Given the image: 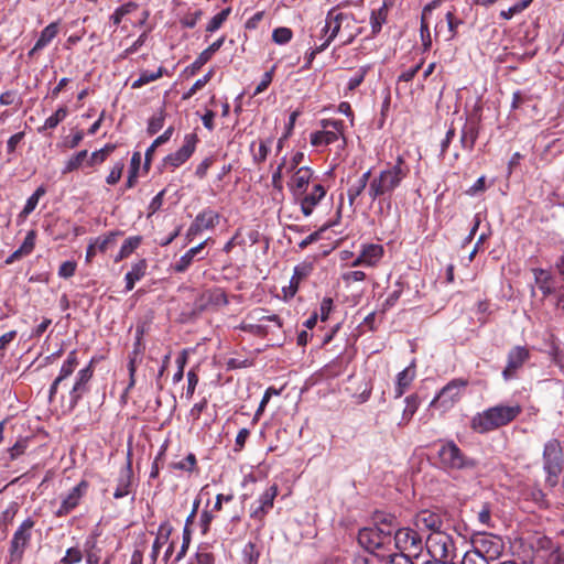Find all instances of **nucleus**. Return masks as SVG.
<instances>
[{
	"label": "nucleus",
	"instance_id": "79ce46f5",
	"mask_svg": "<svg viewBox=\"0 0 564 564\" xmlns=\"http://www.w3.org/2000/svg\"><path fill=\"white\" fill-rule=\"evenodd\" d=\"M87 155H88L87 150H82V151L77 152L65 163V166L63 167L62 173L67 174V173H70V172L77 170L83 164V162L87 158Z\"/></svg>",
	"mask_w": 564,
	"mask_h": 564
},
{
	"label": "nucleus",
	"instance_id": "412c9836",
	"mask_svg": "<svg viewBox=\"0 0 564 564\" xmlns=\"http://www.w3.org/2000/svg\"><path fill=\"white\" fill-rule=\"evenodd\" d=\"M530 352L525 347L517 346L508 354V362L502 372L503 378L509 380L516 371L529 359Z\"/></svg>",
	"mask_w": 564,
	"mask_h": 564
},
{
	"label": "nucleus",
	"instance_id": "ea45409f",
	"mask_svg": "<svg viewBox=\"0 0 564 564\" xmlns=\"http://www.w3.org/2000/svg\"><path fill=\"white\" fill-rule=\"evenodd\" d=\"M533 0H519L517 1L513 6H511L510 8H508L507 10H501L500 13H499V17L503 20H510L512 19L516 14H519L521 13L523 10H525L530 3L532 2Z\"/></svg>",
	"mask_w": 564,
	"mask_h": 564
},
{
	"label": "nucleus",
	"instance_id": "e433bc0d",
	"mask_svg": "<svg viewBox=\"0 0 564 564\" xmlns=\"http://www.w3.org/2000/svg\"><path fill=\"white\" fill-rule=\"evenodd\" d=\"M163 73H164L163 67H159L156 72L143 70V72H141L139 78H137L132 83L131 87L133 89L141 88L142 86L161 78L163 76Z\"/></svg>",
	"mask_w": 564,
	"mask_h": 564
},
{
	"label": "nucleus",
	"instance_id": "f03ea898",
	"mask_svg": "<svg viewBox=\"0 0 564 564\" xmlns=\"http://www.w3.org/2000/svg\"><path fill=\"white\" fill-rule=\"evenodd\" d=\"M521 412L522 408L518 403L498 404L474 416L471 420V427L476 432L486 433L509 424Z\"/></svg>",
	"mask_w": 564,
	"mask_h": 564
},
{
	"label": "nucleus",
	"instance_id": "f8f14e48",
	"mask_svg": "<svg viewBox=\"0 0 564 564\" xmlns=\"http://www.w3.org/2000/svg\"><path fill=\"white\" fill-rule=\"evenodd\" d=\"M220 216L213 209L200 212L187 229L186 237L193 239L204 230L214 229L219 224Z\"/></svg>",
	"mask_w": 564,
	"mask_h": 564
},
{
	"label": "nucleus",
	"instance_id": "680f3d73",
	"mask_svg": "<svg viewBox=\"0 0 564 564\" xmlns=\"http://www.w3.org/2000/svg\"><path fill=\"white\" fill-rule=\"evenodd\" d=\"M284 175H286L284 173V164H279L276 170L272 174V186L279 193H282V191H283L282 178H283Z\"/></svg>",
	"mask_w": 564,
	"mask_h": 564
},
{
	"label": "nucleus",
	"instance_id": "473e14b6",
	"mask_svg": "<svg viewBox=\"0 0 564 564\" xmlns=\"http://www.w3.org/2000/svg\"><path fill=\"white\" fill-rule=\"evenodd\" d=\"M478 138V130L474 124H465L460 133V144L463 149L471 151Z\"/></svg>",
	"mask_w": 564,
	"mask_h": 564
},
{
	"label": "nucleus",
	"instance_id": "1a4fd4ad",
	"mask_svg": "<svg viewBox=\"0 0 564 564\" xmlns=\"http://www.w3.org/2000/svg\"><path fill=\"white\" fill-rule=\"evenodd\" d=\"M34 521L31 518L25 519L14 532L10 543V562L20 563L23 557L24 551L31 540V531L34 527Z\"/></svg>",
	"mask_w": 564,
	"mask_h": 564
},
{
	"label": "nucleus",
	"instance_id": "9b49d317",
	"mask_svg": "<svg viewBox=\"0 0 564 564\" xmlns=\"http://www.w3.org/2000/svg\"><path fill=\"white\" fill-rule=\"evenodd\" d=\"M394 543L401 553L417 556L423 549L421 535L411 528H401L394 534Z\"/></svg>",
	"mask_w": 564,
	"mask_h": 564
},
{
	"label": "nucleus",
	"instance_id": "a19ab883",
	"mask_svg": "<svg viewBox=\"0 0 564 564\" xmlns=\"http://www.w3.org/2000/svg\"><path fill=\"white\" fill-rule=\"evenodd\" d=\"M121 232L119 231H112L104 237H98L94 240L97 250L100 252H106L109 248L113 247L116 245V239L118 236H120Z\"/></svg>",
	"mask_w": 564,
	"mask_h": 564
},
{
	"label": "nucleus",
	"instance_id": "4468645a",
	"mask_svg": "<svg viewBox=\"0 0 564 564\" xmlns=\"http://www.w3.org/2000/svg\"><path fill=\"white\" fill-rule=\"evenodd\" d=\"M77 366H78V360H77L76 351H70L68 354L67 358L65 359V361L63 362V365L59 369L58 376L54 379V381L52 382V384L50 387V391H48L50 402L53 401V399L57 392V389L59 387H64V388L67 387L66 380L74 373Z\"/></svg>",
	"mask_w": 564,
	"mask_h": 564
},
{
	"label": "nucleus",
	"instance_id": "052dcab7",
	"mask_svg": "<svg viewBox=\"0 0 564 564\" xmlns=\"http://www.w3.org/2000/svg\"><path fill=\"white\" fill-rule=\"evenodd\" d=\"M133 7H134L133 3H127V4H123V6L119 7V8H117L115 10V12L112 13V15L110 17V20L112 21V23L115 25L120 24L122 18L126 14L130 13Z\"/></svg>",
	"mask_w": 564,
	"mask_h": 564
},
{
	"label": "nucleus",
	"instance_id": "a18cd8bd",
	"mask_svg": "<svg viewBox=\"0 0 564 564\" xmlns=\"http://www.w3.org/2000/svg\"><path fill=\"white\" fill-rule=\"evenodd\" d=\"M115 150V147L111 144L105 145L102 149L95 151L91 153L90 159L88 160L89 165L101 164L106 161L108 155Z\"/></svg>",
	"mask_w": 564,
	"mask_h": 564
},
{
	"label": "nucleus",
	"instance_id": "39448f33",
	"mask_svg": "<svg viewBox=\"0 0 564 564\" xmlns=\"http://www.w3.org/2000/svg\"><path fill=\"white\" fill-rule=\"evenodd\" d=\"M432 558L452 563L456 556V546L452 535L444 531L431 532L425 542Z\"/></svg>",
	"mask_w": 564,
	"mask_h": 564
},
{
	"label": "nucleus",
	"instance_id": "393cba45",
	"mask_svg": "<svg viewBox=\"0 0 564 564\" xmlns=\"http://www.w3.org/2000/svg\"><path fill=\"white\" fill-rule=\"evenodd\" d=\"M384 539L386 536H382L378 529H364L358 535L359 543L370 552L380 549Z\"/></svg>",
	"mask_w": 564,
	"mask_h": 564
},
{
	"label": "nucleus",
	"instance_id": "a878e982",
	"mask_svg": "<svg viewBox=\"0 0 564 564\" xmlns=\"http://www.w3.org/2000/svg\"><path fill=\"white\" fill-rule=\"evenodd\" d=\"M131 477H132V470H131V463L128 460L127 466L121 469L116 490L113 492L115 499H121L126 496H128L131 492Z\"/></svg>",
	"mask_w": 564,
	"mask_h": 564
},
{
	"label": "nucleus",
	"instance_id": "8fccbe9b",
	"mask_svg": "<svg viewBox=\"0 0 564 564\" xmlns=\"http://www.w3.org/2000/svg\"><path fill=\"white\" fill-rule=\"evenodd\" d=\"M67 116V109L64 107L58 108L53 115H51L44 122V129H54L62 122Z\"/></svg>",
	"mask_w": 564,
	"mask_h": 564
},
{
	"label": "nucleus",
	"instance_id": "09e8293b",
	"mask_svg": "<svg viewBox=\"0 0 564 564\" xmlns=\"http://www.w3.org/2000/svg\"><path fill=\"white\" fill-rule=\"evenodd\" d=\"M293 33L292 30L289 28H276L272 32V40L276 44H286L292 40Z\"/></svg>",
	"mask_w": 564,
	"mask_h": 564
},
{
	"label": "nucleus",
	"instance_id": "7c9ffc66",
	"mask_svg": "<svg viewBox=\"0 0 564 564\" xmlns=\"http://www.w3.org/2000/svg\"><path fill=\"white\" fill-rule=\"evenodd\" d=\"M432 12V6H426L423 9L421 17V25H420V36L422 41L423 52H427L432 46V36L430 32V26L427 22V15Z\"/></svg>",
	"mask_w": 564,
	"mask_h": 564
},
{
	"label": "nucleus",
	"instance_id": "20e7f679",
	"mask_svg": "<svg viewBox=\"0 0 564 564\" xmlns=\"http://www.w3.org/2000/svg\"><path fill=\"white\" fill-rule=\"evenodd\" d=\"M321 131L311 134V144L314 147L336 144L338 151L346 148L344 122L341 120L324 119L321 121Z\"/></svg>",
	"mask_w": 564,
	"mask_h": 564
},
{
	"label": "nucleus",
	"instance_id": "b1692460",
	"mask_svg": "<svg viewBox=\"0 0 564 564\" xmlns=\"http://www.w3.org/2000/svg\"><path fill=\"white\" fill-rule=\"evenodd\" d=\"M416 376L414 362L408 366L405 369L400 371L397 375L395 387H394V397L401 398L405 391L412 384L414 378Z\"/></svg>",
	"mask_w": 564,
	"mask_h": 564
},
{
	"label": "nucleus",
	"instance_id": "49530a36",
	"mask_svg": "<svg viewBox=\"0 0 564 564\" xmlns=\"http://www.w3.org/2000/svg\"><path fill=\"white\" fill-rule=\"evenodd\" d=\"M229 13H230V9L227 8V9H224L223 11H220L219 13H217L216 15H214L209 20V22L206 26V31L210 32V33L217 31L223 25V23L227 20Z\"/></svg>",
	"mask_w": 564,
	"mask_h": 564
},
{
	"label": "nucleus",
	"instance_id": "0eeeda50",
	"mask_svg": "<svg viewBox=\"0 0 564 564\" xmlns=\"http://www.w3.org/2000/svg\"><path fill=\"white\" fill-rule=\"evenodd\" d=\"M441 464L451 469L473 468L476 463L466 457L454 442L444 443L438 449Z\"/></svg>",
	"mask_w": 564,
	"mask_h": 564
},
{
	"label": "nucleus",
	"instance_id": "13d9d810",
	"mask_svg": "<svg viewBox=\"0 0 564 564\" xmlns=\"http://www.w3.org/2000/svg\"><path fill=\"white\" fill-rule=\"evenodd\" d=\"M35 238H36V234L34 230H30L25 238H24V241L22 242V245L20 246V250L21 252L26 257L29 254H31V252L33 251L34 247H35Z\"/></svg>",
	"mask_w": 564,
	"mask_h": 564
},
{
	"label": "nucleus",
	"instance_id": "58836bf2",
	"mask_svg": "<svg viewBox=\"0 0 564 564\" xmlns=\"http://www.w3.org/2000/svg\"><path fill=\"white\" fill-rule=\"evenodd\" d=\"M172 133H173V128L170 127L152 142V144L148 148V150L145 152V166H148L150 164L155 149L158 147L162 145L163 143L167 142L170 140V138L172 137Z\"/></svg>",
	"mask_w": 564,
	"mask_h": 564
},
{
	"label": "nucleus",
	"instance_id": "603ef678",
	"mask_svg": "<svg viewBox=\"0 0 564 564\" xmlns=\"http://www.w3.org/2000/svg\"><path fill=\"white\" fill-rule=\"evenodd\" d=\"M242 329L248 330L254 335H265L269 333V327L263 324H259L254 321H249L248 317L242 324Z\"/></svg>",
	"mask_w": 564,
	"mask_h": 564
},
{
	"label": "nucleus",
	"instance_id": "bf43d9fd",
	"mask_svg": "<svg viewBox=\"0 0 564 564\" xmlns=\"http://www.w3.org/2000/svg\"><path fill=\"white\" fill-rule=\"evenodd\" d=\"M212 78V72H208L202 78L197 79L194 85L188 89L187 93L183 95V99H188L193 95H195L198 90H200Z\"/></svg>",
	"mask_w": 564,
	"mask_h": 564
},
{
	"label": "nucleus",
	"instance_id": "7ed1b4c3",
	"mask_svg": "<svg viewBox=\"0 0 564 564\" xmlns=\"http://www.w3.org/2000/svg\"><path fill=\"white\" fill-rule=\"evenodd\" d=\"M355 24L356 20L351 13L338 12L336 9L329 10L325 19V25L322 29L326 36L323 43L329 46L334 39L341 34L345 36L344 44H350L358 34Z\"/></svg>",
	"mask_w": 564,
	"mask_h": 564
},
{
	"label": "nucleus",
	"instance_id": "0e129e2a",
	"mask_svg": "<svg viewBox=\"0 0 564 564\" xmlns=\"http://www.w3.org/2000/svg\"><path fill=\"white\" fill-rule=\"evenodd\" d=\"M274 66L265 72L260 80V83L257 85L256 89H254V93L253 95H259L261 93H263L268 87L269 85L271 84L272 82V78H273V72H274Z\"/></svg>",
	"mask_w": 564,
	"mask_h": 564
},
{
	"label": "nucleus",
	"instance_id": "aec40b11",
	"mask_svg": "<svg viewBox=\"0 0 564 564\" xmlns=\"http://www.w3.org/2000/svg\"><path fill=\"white\" fill-rule=\"evenodd\" d=\"M384 250L381 245H364L359 256L352 261L351 265L375 267L383 257Z\"/></svg>",
	"mask_w": 564,
	"mask_h": 564
},
{
	"label": "nucleus",
	"instance_id": "4d7b16f0",
	"mask_svg": "<svg viewBox=\"0 0 564 564\" xmlns=\"http://www.w3.org/2000/svg\"><path fill=\"white\" fill-rule=\"evenodd\" d=\"M142 241V238L140 236H132L127 238L122 246L121 250L123 254H127L128 257L140 246Z\"/></svg>",
	"mask_w": 564,
	"mask_h": 564
},
{
	"label": "nucleus",
	"instance_id": "de8ad7c7",
	"mask_svg": "<svg viewBox=\"0 0 564 564\" xmlns=\"http://www.w3.org/2000/svg\"><path fill=\"white\" fill-rule=\"evenodd\" d=\"M83 551L78 546L66 550L65 555L61 558V564H77L83 560Z\"/></svg>",
	"mask_w": 564,
	"mask_h": 564
},
{
	"label": "nucleus",
	"instance_id": "bb28decb",
	"mask_svg": "<svg viewBox=\"0 0 564 564\" xmlns=\"http://www.w3.org/2000/svg\"><path fill=\"white\" fill-rule=\"evenodd\" d=\"M147 268L148 264L145 259H141L132 264L131 270L127 272L124 276L126 291H131L134 288L135 283L145 275Z\"/></svg>",
	"mask_w": 564,
	"mask_h": 564
},
{
	"label": "nucleus",
	"instance_id": "e2e57ef3",
	"mask_svg": "<svg viewBox=\"0 0 564 564\" xmlns=\"http://www.w3.org/2000/svg\"><path fill=\"white\" fill-rule=\"evenodd\" d=\"M187 361V352L186 350H183L181 355L176 358L177 364V371L173 376V381L175 383L180 382L183 379L184 376V367Z\"/></svg>",
	"mask_w": 564,
	"mask_h": 564
},
{
	"label": "nucleus",
	"instance_id": "5fc2aeb1",
	"mask_svg": "<svg viewBox=\"0 0 564 564\" xmlns=\"http://www.w3.org/2000/svg\"><path fill=\"white\" fill-rule=\"evenodd\" d=\"M271 142L272 141L270 139L260 141L258 150L253 153L254 162L262 163L267 160Z\"/></svg>",
	"mask_w": 564,
	"mask_h": 564
},
{
	"label": "nucleus",
	"instance_id": "f704fd0d",
	"mask_svg": "<svg viewBox=\"0 0 564 564\" xmlns=\"http://www.w3.org/2000/svg\"><path fill=\"white\" fill-rule=\"evenodd\" d=\"M387 15H388V8L386 4H383L377 11H372L371 17H370V25H371V33L373 35H377L381 31L382 25L387 22Z\"/></svg>",
	"mask_w": 564,
	"mask_h": 564
},
{
	"label": "nucleus",
	"instance_id": "3c124183",
	"mask_svg": "<svg viewBox=\"0 0 564 564\" xmlns=\"http://www.w3.org/2000/svg\"><path fill=\"white\" fill-rule=\"evenodd\" d=\"M402 292H403L402 283L397 282L394 285V289L392 291H390V293L388 294V296L383 303V308L388 310V308L392 307L393 305H395V303L400 299Z\"/></svg>",
	"mask_w": 564,
	"mask_h": 564
},
{
	"label": "nucleus",
	"instance_id": "2eb2a0df",
	"mask_svg": "<svg viewBox=\"0 0 564 564\" xmlns=\"http://www.w3.org/2000/svg\"><path fill=\"white\" fill-rule=\"evenodd\" d=\"M276 495V485L270 486L260 495L258 499V506L250 513V517L259 522V528L263 527L264 517L273 508V502Z\"/></svg>",
	"mask_w": 564,
	"mask_h": 564
},
{
	"label": "nucleus",
	"instance_id": "ddd939ff",
	"mask_svg": "<svg viewBox=\"0 0 564 564\" xmlns=\"http://www.w3.org/2000/svg\"><path fill=\"white\" fill-rule=\"evenodd\" d=\"M313 180V171L308 166H301L291 174L286 185L292 196L300 197L305 194Z\"/></svg>",
	"mask_w": 564,
	"mask_h": 564
},
{
	"label": "nucleus",
	"instance_id": "6ab92c4d",
	"mask_svg": "<svg viewBox=\"0 0 564 564\" xmlns=\"http://www.w3.org/2000/svg\"><path fill=\"white\" fill-rule=\"evenodd\" d=\"M474 543V550L489 557L490 562L495 560L503 549L501 539L496 535L482 534L477 538Z\"/></svg>",
	"mask_w": 564,
	"mask_h": 564
},
{
	"label": "nucleus",
	"instance_id": "69168bd1",
	"mask_svg": "<svg viewBox=\"0 0 564 564\" xmlns=\"http://www.w3.org/2000/svg\"><path fill=\"white\" fill-rule=\"evenodd\" d=\"M196 465V457L194 454L189 453L183 460L174 464V468L192 471Z\"/></svg>",
	"mask_w": 564,
	"mask_h": 564
},
{
	"label": "nucleus",
	"instance_id": "dca6fc26",
	"mask_svg": "<svg viewBox=\"0 0 564 564\" xmlns=\"http://www.w3.org/2000/svg\"><path fill=\"white\" fill-rule=\"evenodd\" d=\"M88 487V481L82 480L77 486L69 490V492L62 499L61 506L56 510L55 514L57 517H64L73 511L86 495Z\"/></svg>",
	"mask_w": 564,
	"mask_h": 564
},
{
	"label": "nucleus",
	"instance_id": "2f4dec72",
	"mask_svg": "<svg viewBox=\"0 0 564 564\" xmlns=\"http://www.w3.org/2000/svg\"><path fill=\"white\" fill-rule=\"evenodd\" d=\"M371 171L365 172L356 184H352L347 191V197L350 205H354L356 198L366 188L368 182H370Z\"/></svg>",
	"mask_w": 564,
	"mask_h": 564
},
{
	"label": "nucleus",
	"instance_id": "c756f323",
	"mask_svg": "<svg viewBox=\"0 0 564 564\" xmlns=\"http://www.w3.org/2000/svg\"><path fill=\"white\" fill-rule=\"evenodd\" d=\"M207 240L200 242L196 247L191 248L186 251L180 260L174 264L175 272H184L188 269V267L193 263L195 257L204 249Z\"/></svg>",
	"mask_w": 564,
	"mask_h": 564
},
{
	"label": "nucleus",
	"instance_id": "72a5a7b5",
	"mask_svg": "<svg viewBox=\"0 0 564 564\" xmlns=\"http://www.w3.org/2000/svg\"><path fill=\"white\" fill-rule=\"evenodd\" d=\"M404 401L405 408L402 413V419L399 422L400 426L406 425L420 406V399L416 394H411L406 397Z\"/></svg>",
	"mask_w": 564,
	"mask_h": 564
},
{
	"label": "nucleus",
	"instance_id": "f257e3e1",
	"mask_svg": "<svg viewBox=\"0 0 564 564\" xmlns=\"http://www.w3.org/2000/svg\"><path fill=\"white\" fill-rule=\"evenodd\" d=\"M409 173L410 169L401 155L397 158L394 163H388L383 170L370 178L368 195L371 200L391 196Z\"/></svg>",
	"mask_w": 564,
	"mask_h": 564
},
{
	"label": "nucleus",
	"instance_id": "f3484780",
	"mask_svg": "<svg viewBox=\"0 0 564 564\" xmlns=\"http://www.w3.org/2000/svg\"><path fill=\"white\" fill-rule=\"evenodd\" d=\"M198 139L194 133H188L184 137L183 145L174 153L165 158V164L172 167H178L185 163L194 153Z\"/></svg>",
	"mask_w": 564,
	"mask_h": 564
},
{
	"label": "nucleus",
	"instance_id": "cd10ccee",
	"mask_svg": "<svg viewBox=\"0 0 564 564\" xmlns=\"http://www.w3.org/2000/svg\"><path fill=\"white\" fill-rule=\"evenodd\" d=\"M57 33H58V23L57 22H52L47 26H45L42 30L33 48L30 51V55L46 47L52 42V40L57 35Z\"/></svg>",
	"mask_w": 564,
	"mask_h": 564
},
{
	"label": "nucleus",
	"instance_id": "864d4df0",
	"mask_svg": "<svg viewBox=\"0 0 564 564\" xmlns=\"http://www.w3.org/2000/svg\"><path fill=\"white\" fill-rule=\"evenodd\" d=\"M123 169H124L123 161L116 162L113 164L110 173L106 177L107 184H109V185L117 184L120 181L121 176H122Z\"/></svg>",
	"mask_w": 564,
	"mask_h": 564
},
{
	"label": "nucleus",
	"instance_id": "4be33fe9",
	"mask_svg": "<svg viewBox=\"0 0 564 564\" xmlns=\"http://www.w3.org/2000/svg\"><path fill=\"white\" fill-rule=\"evenodd\" d=\"M415 525L417 529H426L431 532L442 531L443 520L442 517L429 510L419 512L415 517Z\"/></svg>",
	"mask_w": 564,
	"mask_h": 564
},
{
	"label": "nucleus",
	"instance_id": "c85d7f7f",
	"mask_svg": "<svg viewBox=\"0 0 564 564\" xmlns=\"http://www.w3.org/2000/svg\"><path fill=\"white\" fill-rule=\"evenodd\" d=\"M249 321L258 322L259 324L268 325V323L273 324L276 328L282 327V321L276 314H268L263 308H254L248 314Z\"/></svg>",
	"mask_w": 564,
	"mask_h": 564
},
{
	"label": "nucleus",
	"instance_id": "c03bdc74",
	"mask_svg": "<svg viewBox=\"0 0 564 564\" xmlns=\"http://www.w3.org/2000/svg\"><path fill=\"white\" fill-rule=\"evenodd\" d=\"M164 121H165V115H164L163 110H160L159 112L154 113L149 119L148 129H147L148 133L155 134L156 132H159L163 128Z\"/></svg>",
	"mask_w": 564,
	"mask_h": 564
},
{
	"label": "nucleus",
	"instance_id": "9d476101",
	"mask_svg": "<svg viewBox=\"0 0 564 564\" xmlns=\"http://www.w3.org/2000/svg\"><path fill=\"white\" fill-rule=\"evenodd\" d=\"M93 377V369L87 366L80 369L75 378L72 387L68 390L66 398V408L68 411H73L77 405L78 401L88 392V383Z\"/></svg>",
	"mask_w": 564,
	"mask_h": 564
},
{
	"label": "nucleus",
	"instance_id": "37998d69",
	"mask_svg": "<svg viewBox=\"0 0 564 564\" xmlns=\"http://www.w3.org/2000/svg\"><path fill=\"white\" fill-rule=\"evenodd\" d=\"M460 564H491V562L489 557L473 549L464 554Z\"/></svg>",
	"mask_w": 564,
	"mask_h": 564
},
{
	"label": "nucleus",
	"instance_id": "a211bd4d",
	"mask_svg": "<svg viewBox=\"0 0 564 564\" xmlns=\"http://www.w3.org/2000/svg\"><path fill=\"white\" fill-rule=\"evenodd\" d=\"M325 195V187L319 183H313L310 192L307 191L303 196L295 197L294 199L300 203L304 216L308 217Z\"/></svg>",
	"mask_w": 564,
	"mask_h": 564
},
{
	"label": "nucleus",
	"instance_id": "338daca9",
	"mask_svg": "<svg viewBox=\"0 0 564 564\" xmlns=\"http://www.w3.org/2000/svg\"><path fill=\"white\" fill-rule=\"evenodd\" d=\"M76 267L75 261H65L59 265L58 275L63 279H68L75 274Z\"/></svg>",
	"mask_w": 564,
	"mask_h": 564
},
{
	"label": "nucleus",
	"instance_id": "5701e85b",
	"mask_svg": "<svg viewBox=\"0 0 564 564\" xmlns=\"http://www.w3.org/2000/svg\"><path fill=\"white\" fill-rule=\"evenodd\" d=\"M172 527L169 522H163L160 524L150 553L151 564H156L160 551L169 542Z\"/></svg>",
	"mask_w": 564,
	"mask_h": 564
},
{
	"label": "nucleus",
	"instance_id": "6e6552de",
	"mask_svg": "<svg viewBox=\"0 0 564 564\" xmlns=\"http://www.w3.org/2000/svg\"><path fill=\"white\" fill-rule=\"evenodd\" d=\"M468 382L464 379H453L449 381L437 395L432 400V406H438L443 411H446L454 406V404L460 399Z\"/></svg>",
	"mask_w": 564,
	"mask_h": 564
},
{
	"label": "nucleus",
	"instance_id": "4c0bfd02",
	"mask_svg": "<svg viewBox=\"0 0 564 564\" xmlns=\"http://www.w3.org/2000/svg\"><path fill=\"white\" fill-rule=\"evenodd\" d=\"M140 164H141V154L139 152H134L131 158L129 174H128V178L126 182L127 188H132L135 186L137 181H138V172L140 169Z\"/></svg>",
	"mask_w": 564,
	"mask_h": 564
},
{
	"label": "nucleus",
	"instance_id": "6e6d98bb",
	"mask_svg": "<svg viewBox=\"0 0 564 564\" xmlns=\"http://www.w3.org/2000/svg\"><path fill=\"white\" fill-rule=\"evenodd\" d=\"M478 522L487 528L492 527L491 524V508L488 503H482L479 511L477 512Z\"/></svg>",
	"mask_w": 564,
	"mask_h": 564
},
{
	"label": "nucleus",
	"instance_id": "423d86ee",
	"mask_svg": "<svg viewBox=\"0 0 564 564\" xmlns=\"http://www.w3.org/2000/svg\"><path fill=\"white\" fill-rule=\"evenodd\" d=\"M562 445L557 440H551L544 447V469L547 474L546 481L550 486L558 482V476L563 469Z\"/></svg>",
	"mask_w": 564,
	"mask_h": 564
},
{
	"label": "nucleus",
	"instance_id": "c9c22d12",
	"mask_svg": "<svg viewBox=\"0 0 564 564\" xmlns=\"http://www.w3.org/2000/svg\"><path fill=\"white\" fill-rule=\"evenodd\" d=\"M46 193V188L44 186H39L35 192L28 198L22 212L20 213V217L26 218L37 206L39 200Z\"/></svg>",
	"mask_w": 564,
	"mask_h": 564
},
{
	"label": "nucleus",
	"instance_id": "774afa93",
	"mask_svg": "<svg viewBox=\"0 0 564 564\" xmlns=\"http://www.w3.org/2000/svg\"><path fill=\"white\" fill-rule=\"evenodd\" d=\"M365 278H366V274L362 271H347V272L343 273V275H341L343 281L347 285H349L354 282L364 281Z\"/></svg>",
	"mask_w": 564,
	"mask_h": 564
}]
</instances>
